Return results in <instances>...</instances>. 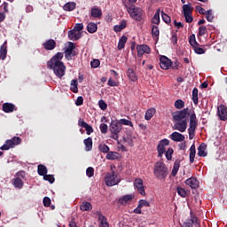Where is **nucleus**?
I'll return each mask as SVG.
<instances>
[{
    "label": "nucleus",
    "instance_id": "nucleus-1",
    "mask_svg": "<svg viewBox=\"0 0 227 227\" xmlns=\"http://www.w3.org/2000/svg\"><path fill=\"white\" fill-rule=\"evenodd\" d=\"M61 59H63V52H57L47 62V68H49V70H53V74L56 77H59V79H61L67 72V67H65V64Z\"/></svg>",
    "mask_w": 227,
    "mask_h": 227
},
{
    "label": "nucleus",
    "instance_id": "nucleus-2",
    "mask_svg": "<svg viewBox=\"0 0 227 227\" xmlns=\"http://www.w3.org/2000/svg\"><path fill=\"white\" fill-rule=\"evenodd\" d=\"M173 120L175 121L174 130H178L179 132L187 130V121H189L187 114H175Z\"/></svg>",
    "mask_w": 227,
    "mask_h": 227
},
{
    "label": "nucleus",
    "instance_id": "nucleus-3",
    "mask_svg": "<svg viewBox=\"0 0 227 227\" xmlns=\"http://www.w3.org/2000/svg\"><path fill=\"white\" fill-rule=\"evenodd\" d=\"M154 176L158 180H164L168 176V167L163 162H157L154 166Z\"/></svg>",
    "mask_w": 227,
    "mask_h": 227
},
{
    "label": "nucleus",
    "instance_id": "nucleus-4",
    "mask_svg": "<svg viewBox=\"0 0 227 227\" xmlns=\"http://www.w3.org/2000/svg\"><path fill=\"white\" fill-rule=\"evenodd\" d=\"M109 130L111 132V139L118 141L120 139V132H121V124L118 121H112L109 126Z\"/></svg>",
    "mask_w": 227,
    "mask_h": 227
},
{
    "label": "nucleus",
    "instance_id": "nucleus-5",
    "mask_svg": "<svg viewBox=\"0 0 227 227\" xmlns=\"http://www.w3.org/2000/svg\"><path fill=\"white\" fill-rule=\"evenodd\" d=\"M126 10L131 19H134V20H141L143 19L142 11L140 8L137 7L136 5H132L131 7H129L125 5Z\"/></svg>",
    "mask_w": 227,
    "mask_h": 227
},
{
    "label": "nucleus",
    "instance_id": "nucleus-6",
    "mask_svg": "<svg viewBox=\"0 0 227 227\" xmlns=\"http://www.w3.org/2000/svg\"><path fill=\"white\" fill-rule=\"evenodd\" d=\"M22 139L19 137H13L11 139L5 141V144L0 147V150H10V148H14L17 145H20Z\"/></svg>",
    "mask_w": 227,
    "mask_h": 227
},
{
    "label": "nucleus",
    "instance_id": "nucleus-7",
    "mask_svg": "<svg viewBox=\"0 0 227 227\" xmlns=\"http://www.w3.org/2000/svg\"><path fill=\"white\" fill-rule=\"evenodd\" d=\"M120 179H118V176H115L114 170L106 174L105 178L106 185L107 187H113V185H118L120 184Z\"/></svg>",
    "mask_w": 227,
    "mask_h": 227
},
{
    "label": "nucleus",
    "instance_id": "nucleus-8",
    "mask_svg": "<svg viewBox=\"0 0 227 227\" xmlns=\"http://www.w3.org/2000/svg\"><path fill=\"white\" fill-rule=\"evenodd\" d=\"M75 49V44L72 42L68 43L67 49L65 50V58L70 61L73 56H77V53L74 51Z\"/></svg>",
    "mask_w": 227,
    "mask_h": 227
},
{
    "label": "nucleus",
    "instance_id": "nucleus-9",
    "mask_svg": "<svg viewBox=\"0 0 227 227\" xmlns=\"http://www.w3.org/2000/svg\"><path fill=\"white\" fill-rule=\"evenodd\" d=\"M94 215L99 221V227H109V222H107V217L102 214V211L98 210L94 213Z\"/></svg>",
    "mask_w": 227,
    "mask_h": 227
},
{
    "label": "nucleus",
    "instance_id": "nucleus-10",
    "mask_svg": "<svg viewBox=\"0 0 227 227\" xmlns=\"http://www.w3.org/2000/svg\"><path fill=\"white\" fill-rule=\"evenodd\" d=\"M171 65H173V62H171V59H168V57L161 56L160 58V67L162 70H169Z\"/></svg>",
    "mask_w": 227,
    "mask_h": 227
},
{
    "label": "nucleus",
    "instance_id": "nucleus-11",
    "mask_svg": "<svg viewBox=\"0 0 227 227\" xmlns=\"http://www.w3.org/2000/svg\"><path fill=\"white\" fill-rule=\"evenodd\" d=\"M134 186L137 188V192H139L141 196H146V192H145V186L143 185V179H135Z\"/></svg>",
    "mask_w": 227,
    "mask_h": 227
},
{
    "label": "nucleus",
    "instance_id": "nucleus-12",
    "mask_svg": "<svg viewBox=\"0 0 227 227\" xmlns=\"http://www.w3.org/2000/svg\"><path fill=\"white\" fill-rule=\"evenodd\" d=\"M137 56L141 58L144 54H150L152 52V49L150 46L146 44H141L137 46Z\"/></svg>",
    "mask_w": 227,
    "mask_h": 227
},
{
    "label": "nucleus",
    "instance_id": "nucleus-13",
    "mask_svg": "<svg viewBox=\"0 0 227 227\" xmlns=\"http://www.w3.org/2000/svg\"><path fill=\"white\" fill-rule=\"evenodd\" d=\"M184 184L189 185L191 189H198L200 187V181L196 177H190L185 180Z\"/></svg>",
    "mask_w": 227,
    "mask_h": 227
},
{
    "label": "nucleus",
    "instance_id": "nucleus-14",
    "mask_svg": "<svg viewBox=\"0 0 227 227\" xmlns=\"http://www.w3.org/2000/svg\"><path fill=\"white\" fill-rule=\"evenodd\" d=\"M43 46L45 51H54V49H56V41H54L53 39L46 40L43 43Z\"/></svg>",
    "mask_w": 227,
    "mask_h": 227
},
{
    "label": "nucleus",
    "instance_id": "nucleus-15",
    "mask_svg": "<svg viewBox=\"0 0 227 227\" xmlns=\"http://www.w3.org/2000/svg\"><path fill=\"white\" fill-rule=\"evenodd\" d=\"M170 138L172 139V141H176V143H181V141H185V136L176 131L173 132L170 135Z\"/></svg>",
    "mask_w": 227,
    "mask_h": 227
},
{
    "label": "nucleus",
    "instance_id": "nucleus-16",
    "mask_svg": "<svg viewBox=\"0 0 227 227\" xmlns=\"http://www.w3.org/2000/svg\"><path fill=\"white\" fill-rule=\"evenodd\" d=\"M2 108L4 113H13V111H17V106L12 103H4Z\"/></svg>",
    "mask_w": 227,
    "mask_h": 227
},
{
    "label": "nucleus",
    "instance_id": "nucleus-17",
    "mask_svg": "<svg viewBox=\"0 0 227 227\" xmlns=\"http://www.w3.org/2000/svg\"><path fill=\"white\" fill-rule=\"evenodd\" d=\"M196 127H198V119L196 118V114H191L188 130H196Z\"/></svg>",
    "mask_w": 227,
    "mask_h": 227
},
{
    "label": "nucleus",
    "instance_id": "nucleus-18",
    "mask_svg": "<svg viewBox=\"0 0 227 227\" xmlns=\"http://www.w3.org/2000/svg\"><path fill=\"white\" fill-rule=\"evenodd\" d=\"M132 200H134V195L127 194L119 199V203L125 206L127 203L132 201Z\"/></svg>",
    "mask_w": 227,
    "mask_h": 227
},
{
    "label": "nucleus",
    "instance_id": "nucleus-19",
    "mask_svg": "<svg viewBox=\"0 0 227 227\" xmlns=\"http://www.w3.org/2000/svg\"><path fill=\"white\" fill-rule=\"evenodd\" d=\"M207 151V144L202 143L198 147V156L199 157H207V153H206Z\"/></svg>",
    "mask_w": 227,
    "mask_h": 227
},
{
    "label": "nucleus",
    "instance_id": "nucleus-20",
    "mask_svg": "<svg viewBox=\"0 0 227 227\" xmlns=\"http://www.w3.org/2000/svg\"><path fill=\"white\" fill-rule=\"evenodd\" d=\"M90 17H93V19H100V17H102V9L93 7L90 10Z\"/></svg>",
    "mask_w": 227,
    "mask_h": 227
},
{
    "label": "nucleus",
    "instance_id": "nucleus-21",
    "mask_svg": "<svg viewBox=\"0 0 227 227\" xmlns=\"http://www.w3.org/2000/svg\"><path fill=\"white\" fill-rule=\"evenodd\" d=\"M7 47V42L5 41L0 48V59H6V55L8 54Z\"/></svg>",
    "mask_w": 227,
    "mask_h": 227
},
{
    "label": "nucleus",
    "instance_id": "nucleus-22",
    "mask_svg": "<svg viewBox=\"0 0 227 227\" xmlns=\"http://www.w3.org/2000/svg\"><path fill=\"white\" fill-rule=\"evenodd\" d=\"M68 38L74 41L79 40L81 38V32H77L75 29L69 30Z\"/></svg>",
    "mask_w": 227,
    "mask_h": 227
},
{
    "label": "nucleus",
    "instance_id": "nucleus-23",
    "mask_svg": "<svg viewBox=\"0 0 227 227\" xmlns=\"http://www.w3.org/2000/svg\"><path fill=\"white\" fill-rule=\"evenodd\" d=\"M12 185L16 189H22V187H24V181H22L20 177H15L12 179Z\"/></svg>",
    "mask_w": 227,
    "mask_h": 227
},
{
    "label": "nucleus",
    "instance_id": "nucleus-24",
    "mask_svg": "<svg viewBox=\"0 0 227 227\" xmlns=\"http://www.w3.org/2000/svg\"><path fill=\"white\" fill-rule=\"evenodd\" d=\"M190 164H193L194 163V159L196 157V145H192V146L190 147Z\"/></svg>",
    "mask_w": 227,
    "mask_h": 227
},
{
    "label": "nucleus",
    "instance_id": "nucleus-25",
    "mask_svg": "<svg viewBox=\"0 0 227 227\" xmlns=\"http://www.w3.org/2000/svg\"><path fill=\"white\" fill-rule=\"evenodd\" d=\"M83 143L85 145L86 152H91V149L93 148V139L89 137L83 140Z\"/></svg>",
    "mask_w": 227,
    "mask_h": 227
},
{
    "label": "nucleus",
    "instance_id": "nucleus-26",
    "mask_svg": "<svg viewBox=\"0 0 227 227\" xmlns=\"http://www.w3.org/2000/svg\"><path fill=\"white\" fill-rule=\"evenodd\" d=\"M152 23L156 24L157 26L160 24V9H157V11L155 12L152 19Z\"/></svg>",
    "mask_w": 227,
    "mask_h": 227
},
{
    "label": "nucleus",
    "instance_id": "nucleus-27",
    "mask_svg": "<svg viewBox=\"0 0 227 227\" xmlns=\"http://www.w3.org/2000/svg\"><path fill=\"white\" fill-rule=\"evenodd\" d=\"M91 208H93V206L91 205V203H90L88 201H83L80 206V209L82 212H88V211L91 210Z\"/></svg>",
    "mask_w": 227,
    "mask_h": 227
},
{
    "label": "nucleus",
    "instance_id": "nucleus-28",
    "mask_svg": "<svg viewBox=\"0 0 227 227\" xmlns=\"http://www.w3.org/2000/svg\"><path fill=\"white\" fill-rule=\"evenodd\" d=\"M37 173L40 176H45L48 173L47 167L45 165H38L37 166Z\"/></svg>",
    "mask_w": 227,
    "mask_h": 227
},
{
    "label": "nucleus",
    "instance_id": "nucleus-29",
    "mask_svg": "<svg viewBox=\"0 0 227 227\" xmlns=\"http://www.w3.org/2000/svg\"><path fill=\"white\" fill-rule=\"evenodd\" d=\"M127 27V21L122 20L120 25H115L114 27V31H115V33H120V31H123V29H125Z\"/></svg>",
    "mask_w": 227,
    "mask_h": 227
},
{
    "label": "nucleus",
    "instance_id": "nucleus-30",
    "mask_svg": "<svg viewBox=\"0 0 227 227\" xmlns=\"http://www.w3.org/2000/svg\"><path fill=\"white\" fill-rule=\"evenodd\" d=\"M127 75L129 79L132 81V82H136V81H137V75H136V72H134V69L129 68Z\"/></svg>",
    "mask_w": 227,
    "mask_h": 227
},
{
    "label": "nucleus",
    "instance_id": "nucleus-31",
    "mask_svg": "<svg viewBox=\"0 0 227 227\" xmlns=\"http://www.w3.org/2000/svg\"><path fill=\"white\" fill-rule=\"evenodd\" d=\"M97 29H98V27L94 22H90L87 25V31H89V33H97Z\"/></svg>",
    "mask_w": 227,
    "mask_h": 227
},
{
    "label": "nucleus",
    "instance_id": "nucleus-32",
    "mask_svg": "<svg viewBox=\"0 0 227 227\" xmlns=\"http://www.w3.org/2000/svg\"><path fill=\"white\" fill-rule=\"evenodd\" d=\"M76 4L74 2H69L64 5V10L66 12H74L75 10Z\"/></svg>",
    "mask_w": 227,
    "mask_h": 227
},
{
    "label": "nucleus",
    "instance_id": "nucleus-33",
    "mask_svg": "<svg viewBox=\"0 0 227 227\" xmlns=\"http://www.w3.org/2000/svg\"><path fill=\"white\" fill-rule=\"evenodd\" d=\"M127 43V36L125 35H122L120 40H119V43H118V50L119 51H121V49H124L125 48V44Z\"/></svg>",
    "mask_w": 227,
    "mask_h": 227
},
{
    "label": "nucleus",
    "instance_id": "nucleus-34",
    "mask_svg": "<svg viewBox=\"0 0 227 227\" xmlns=\"http://www.w3.org/2000/svg\"><path fill=\"white\" fill-rule=\"evenodd\" d=\"M178 169H180V161L176 160L171 172L172 176H176Z\"/></svg>",
    "mask_w": 227,
    "mask_h": 227
},
{
    "label": "nucleus",
    "instance_id": "nucleus-35",
    "mask_svg": "<svg viewBox=\"0 0 227 227\" xmlns=\"http://www.w3.org/2000/svg\"><path fill=\"white\" fill-rule=\"evenodd\" d=\"M192 10H193V8H192V6H191V4L183 5L184 15H189V14L192 13Z\"/></svg>",
    "mask_w": 227,
    "mask_h": 227
},
{
    "label": "nucleus",
    "instance_id": "nucleus-36",
    "mask_svg": "<svg viewBox=\"0 0 227 227\" xmlns=\"http://www.w3.org/2000/svg\"><path fill=\"white\" fill-rule=\"evenodd\" d=\"M77 86H78L77 80H72L70 90L73 91V93H78L79 88Z\"/></svg>",
    "mask_w": 227,
    "mask_h": 227
},
{
    "label": "nucleus",
    "instance_id": "nucleus-37",
    "mask_svg": "<svg viewBox=\"0 0 227 227\" xmlns=\"http://www.w3.org/2000/svg\"><path fill=\"white\" fill-rule=\"evenodd\" d=\"M107 160H116L118 159V153L115 152H108L106 154Z\"/></svg>",
    "mask_w": 227,
    "mask_h": 227
},
{
    "label": "nucleus",
    "instance_id": "nucleus-38",
    "mask_svg": "<svg viewBox=\"0 0 227 227\" xmlns=\"http://www.w3.org/2000/svg\"><path fill=\"white\" fill-rule=\"evenodd\" d=\"M176 191H177L178 196H181V198H187V191H185V189L180 186H177Z\"/></svg>",
    "mask_w": 227,
    "mask_h": 227
},
{
    "label": "nucleus",
    "instance_id": "nucleus-39",
    "mask_svg": "<svg viewBox=\"0 0 227 227\" xmlns=\"http://www.w3.org/2000/svg\"><path fill=\"white\" fill-rule=\"evenodd\" d=\"M205 15L207 22H214V13L212 12V10L206 11Z\"/></svg>",
    "mask_w": 227,
    "mask_h": 227
},
{
    "label": "nucleus",
    "instance_id": "nucleus-40",
    "mask_svg": "<svg viewBox=\"0 0 227 227\" xmlns=\"http://www.w3.org/2000/svg\"><path fill=\"white\" fill-rule=\"evenodd\" d=\"M189 43L190 45H192V47L195 48V47H198V45H200L198 43V42H196V35H192L189 38Z\"/></svg>",
    "mask_w": 227,
    "mask_h": 227
},
{
    "label": "nucleus",
    "instance_id": "nucleus-41",
    "mask_svg": "<svg viewBox=\"0 0 227 227\" xmlns=\"http://www.w3.org/2000/svg\"><path fill=\"white\" fill-rule=\"evenodd\" d=\"M99 152H102V153H109V146L106 144H100L98 146Z\"/></svg>",
    "mask_w": 227,
    "mask_h": 227
},
{
    "label": "nucleus",
    "instance_id": "nucleus-42",
    "mask_svg": "<svg viewBox=\"0 0 227 227\" xmlns=\"http://www.w3.org/2000/svg\"><path fill=\"white\" fill-rule=\"evenodd\" d=\"M152 35H153V36H154V38H156V40H159V35H160L159 27L153 26Z\"/></svg>",
    "mask_w": 227,
    "mask_h": 227
},
{
    "label": "nucleus",
    "instance_id": "nucleus-43",
    "mask_svg": "<svg viewBox=\"0 0 227 227\" xmlns=\"http://www.w3.org/2000/svg\"><path fill=\"white\" fill-rule=\"evenodd\" d=\"M157 150L159 157H162V155H164V153H166V147H164V145H161L160 144H158Z\"/></svg>",
    "mask_w": 227,
    "mask_h": 227
},
{
    "label": "nucleus",
    "instance_id": "nucleus-44",
    "mask_svg": "<svg viewBox=\"0 0 227 227\" xmlns=\"http://www.w3.org/2000/svg\"><path fill=\"white\" fill-rule=\"evenodd\" d=\"M117 121L121 124V127H122V125H127L128 127H133L132 121H130L129 120L121 119Z\"/></svg>",
    "mask_w": 227,
    "mask_h": 227
},
{
    "label": "nucleus",
    "instance_id": "nucleus-45",
    "mask_svg": "<svg viewBox=\"0 0 227 227\" xmlns=\"http://www.w3.org/2000/svg\"><path fill=\"white\" fill-rule=\"evenodd\" d=\"M184 106H185V102H184V100H182V99H177L175 102L176 109H183V107H184Z\"/></svg>",
    "mask_w": 227,
    "mask_h": 227
},
{
    "label": "nucleus",
    "instance_id": "nucleus-46",
    "mask_svg": "<svg viewBox=\"0 0 227 227\" xmlns=\"http://www.w3.org/2000/svg\"><path fill=\"white\" fill-rule=\"evenodd\" d=\"M161 18H162V20L165 21L166 24H171V17H169V15L164 13V11H161Z\"/></svg>",
    "mask_w": 227,
    "mask_h": 227
},
{
    "label": "nucleus",
    "instance_id": "nucleus-47",
    "mask_svg": "<svg viewBox=\"0 0 227 227\" xmlns=\"http://www.w3.org/2000/svg\"><path fill=\"white\" fill-rule=\"evenodd\" d=\"M175 151H173V148H168L165 153L167 160H171L173 159V153Z\"/></svg>",
    "mask_w": 227,
    "mask_h": 227
},
{
    "label": "nucleus",
    "instance_id": "nucleus-48",
    "mask_svg": "<svg viewBox=\"0 0 227 227\" xmlns=\"http://www.w3.org/2000/svg\"><path fill=\"white\" fill-rule=\"evenodd\" d=\"M218 114H227V107L224 105H220L217 107Z\"/></svg>",
    "mask_w": 227,
    "mask_h": 227
},
{
    "label": "nucleus",
    "instance_id": "nucleus-49",
    "mask_svg": "<svg viewBox=\"0 0 227 227\" xmlns=\"http://www.w3.org/2000/svg\"><path fill=\"white\" fill-rule=\"evenodd\" d=\"M192 100L193 104L197 105L198 104V89L194 88L192 90Z\"/></svg>",
    "mask_w": 227,
    "mask_h": 227
},
{
    "label": "nucleus",
    "instance_id": "nucleus-50",
    "mask_svg": "<svg viewBox=\"0 0 227 227\" xmlns=\"http://www.w3.org/2000/svg\"><path fill=\"white\" fill-rule=\"evenodd\" d=\"M101 134H107V130H109V127L106 123H101L99 126Z\"/></svg>",
    "mask_w": 227,
    "mask_h": 227
},
{
    "label": "nucleus",
    "instance_id": "nucleus-51",
    "mask_svg": "<svg viewBox=\"0 0 227 227\" xmlns=\"http://www.w3.org/2000/svg\"><path fill=\"white\" fill-rule=\"evenodd\" d=\"M86 175L89 178H91V176L95 175V168H93V167H89L86 169Z\"/></svg>",
    "mask_w": 227,
    "mask_h": 227
},
{
    "label": "nucleus",
    "instance_id": "nucleus-52",
    "mask_svg": "<svg viewBox=\"0 0 227 227\" xmlns=\"http://www.w3.org/2000/svg\"><path fill=\"white\" fill-rule=\"evenodd\" d=\"M43 180H46V182H49L51 184H52L53 182H55V178H54V175H45L43 176Z\"/></svg>",
    "mask_w": 227,
    "mask_h": 227
},
{
    "label": "nucleus",
    "instance_id": "nucleus-53",
    "mask_svg": "<svg viewBox=\"0 0 227 227\" xmlns=\"http://www.w3.org/2000/svg\"><path fill=\"white\" fill-rule=\"evenodd\" d=\"M90 67L92 68H98V67H100V60L94 59L92 61H90Z\"/></svg>",
    "mask_w": 227,
    "mask_h": 227
},
{
    "label": "nucleus",
    "instance_id": "nucleus-54",
    "mask_svg": "<svg viewBox=\"0 0 227 227\" xmlns=\"http://www.w3.org/2000/svg\"><path fill=\"white\" fill-rule=\"evenodd\" d=\"M207 34V27L200 26L199 27V36H204Z\"/></svg>",
    "mask_w": 227,
    "mask_h": 227
},
{
    "label": "nucleus",
    "instance_id": "nucleus-55",
    "mask_svg": "<svg viewBox=\"0 0 227 227\" xmlns=\"http://www.w3.org/2000/svg\"><path fill=\"white\" fill-rule=\"evenodd\" d=\"M138 206L143 208V207H150V202H148L147 200H140L138 201Z\"/></svg>",
    "mask_w": 227,
    "mask_h": 227
},
{
    "label": "nucleus",
    "instance_id": "nucleus-56",
    "mask_svg": "<svg viewBox=\"0 0 227 227\" xmlns=\"http://www.w3.org/2000/svg\"><path fill=\"white\" fill-rule=\"evenodd\" d=\"M84 129L86 130L87 136H90L91 134H93V127H91V125L87 124Z\"/></svg>",
    "mask_w": 227,
    "mask_h": 227
},
{
    "label": "nucleus",
    "instance_id": "nucleus-57",
    "mask_svg": "<svg viewBox=\"0 0 227 227\" xmlns=\"http://www.w3.org/2000/svg\"><path fill=\"white\" fill-rule=\"evenodd\" d=\"M16 178H26V171L24 170H20L15 174Z\"/></svg>",
    "mask_w": 227,
    "mask_h": 227
},
{
    "label": "nucleus",
    "instance_id": "nucleus-58",
    "mask_svg": "<svg viewBox=\"0 0 227 227\" xmlns=\"http://www.w3.org/2000/svg\"><path fill=\"white\" fill-rule=\"evenodd\" d=\"M73 29H74L75 31H77L79 33V31H82V29H84V25H82V23H77V24H75V26Z\"/></svg>",
    "mask_w": 227,
    "mask_h": 227
},
{
    "label": "nucleus",
    "instance_id": "nucleus-59",
    "mask_svg": "<svg viewBox=\"0 0 227 227\" xmlns=\"http://www.w3.org/2000/svg\"><path fill=\"white\" fill-rule=\"evenodd\" d=\"M43 203L44 207H51V198L44 197L43 200Z\"/></svg>",
    "mask_w": 227,
    "mask_h": 227
},
{
    "label": "nucleus",
    "instance_id": "nucleus-60",
    "mask_svg": "<svg viewBox=\"0 0 227 227\" xmlns=\"http://www.w3.org/2000/svg\"><path fill=\"white\" fill-rule=\"evenodd\" d=\"M98 104H99V107H100V109H102V111H106V109H107V104H106V101L100 99Z\"/></svg>",
    "mask_w": 227,
    "mask_h": 227
},
{
    "label": "nucleus",
    "instance_id": "nucleus-61",
    "mask_svg": "<svg viewBox=\"0 0 227 227\" xmlns=\"http://www.w3.org/2000/svg\"><path fill=\"white\" fill-rule=\"evenodd\" d=\"M170 42L173 43V45H176L177 42H178V36L176 35V34H172V36L170 38Z\"/></svg>",
    "mask_w": 227,
    "mask_h": 227
},
{
    "label": "nucleus",
    "instance_id": "nucleus-62",
    "mask_svg": "<svg viewBox=\"0 0 227 227\" xmlns=\"http://www.w3.org/2000/svg\"><path fill=\"white\" fill-rule=\"evenodd\" d=\"M194 52L196 54H205V50L203 48H200L198 46L194 47Z\"/></svg>",
    "mask_w": 227,
    "mask_h": 227
},
{
    "label": "nucleus",
    "instance_id": "nucleus-63",
    "mask_svg": "<svg viewBox=\"0 0 227 227\" xmlns=\"http://www.w3.org/2000/svg\"><path fill=\"white\" fill-rule=\"evenodd\" d=\"M184 16L185 18V22H187L188 24H191V22H192V20H193L192 15L184 14Z\"/></svg>",
    "mask_w": 227,
    "mask_h": 227
},
{
    "label": "nucleus",
    "instance_id": "nucleus-64",
    "mask_svg": "<svg viewBox=\"0 0 227 227\" xmlns=\"http://www.w3.org/2000/svg\"><path fill=\"white\" fill-rule=\"evenodd\" d=\"M159 145H160L161 146L166 147V146H168L169 141L168 139L164 138V139H162L159 142Z\"/></svg>",
    "mask_w": 227,
    "mask_h": 227
}]
</instances>
